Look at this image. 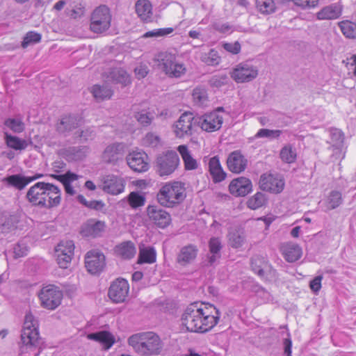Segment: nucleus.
Here are the masks:
<instances>
[{
	"mask_svg": "<svg viewBox=\"0 0 356 356\" xmlns=\"http://www.w3.org/2000/svg\"><path fill=\"white\" fill-rule=\"evenodd\" d=\"M127 199L129 205L134 209L143 206L145 202V195L138 191L130 193Z\"/></svg>",
	"mask_w": 356,
	"mask_h": 356,
	"instance_id": "a18cd8bd",
	"label": "nucleus"
},
{
	"mask_svg": "<svg viewBox=\"0 0 356 356\" xmlns=\"http://www.w3.org/2000/svg\"><path fill=\"white\" fill-rule=\"evenodd\" d=\"M136 118L143 126H147L152 122L154 115L151 113L142 111L136 115Z\"/></svg>",
	"mask_w": 356,
	"mask_h": 356,
	"instance_id": "bf43d9fd",
	"label": "nucleus"
},
{
	"mask_svg": "<svg viewBox=\"0 0 356 356\" xmlns=\"http://www.w3.org/2000/svg\"><path fill=\"white\" fill-rule=\"evenodd\" d=\"M209 171L215 183L220 182L225 179L226 173L224 172L218 156H213L209 161Z\"/></svg>",
	"mask_w": 356,
	"mask_h": 356,
	"instance_id": "cd10ccee",
	"label": "nucleus"
},
{
	"mask_svg": "<svg viewBox=\"0 0 356 356\" xmlns=\"http://www.w3.org/2000/svg\"><path fill=\"white\" fill-rule=\"evenodd\" d=\"M51 176L63 184L65 192L67 194L70 195L75 194V190L72 186L71 183L78 179V175L76 174L68 171L64 175H53Z\"/></svg>",
	"mask_w": 356,
	"mask_h": 356,
	"instance_id": "72a5a7b5",
	"label": "nucleus"
},
{
	"mask_svg": "<svg viewBox=\"0 0 356 356\" xmlns=\"http://www.w3.org/2000/svg\"><path fill=\"white\" fill-rule=\"evenodd\" d=\"M179 158L176 152L168 150L159 154L156 161V170L160 176L171 175L177 168Z\"/></svg>",
	"mask_w": 356,
	"mask_h": 356,
	"instance_id": "0eeeda50",
	"label": "nucleus"
},
{
	"mask_svg": "<svg viewBox=\"0 0 356 356\" xmlns=\"http://www.w3.org/2000/svg\"><path fill=\"white\" fill-rule=\"evenodd\" d=\"M177 149L182 157L186 170H191L197 168L196 160L191 156L186 145H179Z\"/></svg>",
	"mask_w": 356,
	"mask_h": 356,
	"instance_id": "58836bf2",
	"label": "nucleus"
},
{
	"mask_svg": "<svg viewBox=\"0 0 356 356\" xmlns=\"http://www.w3.org/2000/svg\"><path fill=\"white\" fill-rule=\"evenodd\" d=\"M257 275L268 282L275 281L278 277L276 270H275L269 263L264 266L261 272Z\"/></svg>",
	"mask_w": 356,
	"mask_h": 356,
	"instance_id": "49530a36",
	"label": "nucleus"
},
{
	"mask_svg": "<svg viewBox=\"0 0 356 356\" xmlns=\"http://www.w3.org/2000/svg\"><path fill=\"white\" fill-rule=\"evenodd\" d=\"M39 298L43 307L52 310L60 305L63 298V292L58 286L49 284L40 290Z\"/></svg>",
	"mask_w": 356,
	"mask_h": 356,
	"instance_id": "1a4fd4ad",
	"label": "nucleus"
},
{
	"mask_svg": "<svg viewBox=\"0 0 356 356\" xmlns=\"http://www.w3.org/2000/svg\"><path fill=\"white\" fill-rule=\"evenodd\" d=\"M228 76L227 74H216L213 75L209 81L211 86L220 88L227 83Z\"/></svg>",
	"mask_w": 356,
	"mask_h": 356,
	"instance_id": "4d7b16f0",
	"label": "nucleus"
},
{
	"mask_svg": "<svg viewBox=\"0 0 356 356\" xmlns=\"http://www.w3.org/2000/svg\"><path fill=\"white\" fill-rule=\"evenodd\" d=\"M89 152L87 146H74L67 148L64 154L69 161H80L83 159Z\"/></svg>",
	"mask_w": 356,
	"mask_h": 356,
	"instance_id": "2f4dec72",
	"label": "nucleus"
},
{
	"mask_svg": "<svg viewBox=\"0 0 356 356\" xmlns=\"http://www.w3.org/2000/svg\"><path fill=\"white\" fill-rule=\"evenodd\" d=\"M76 198L77 200L83 205L96 211L102 210L105 206V204L102 200L88 201L82 195H79Z\"/></svg>",
	"mask_w": 356,
	"mask_h": 356,
	"instance_id": "603ef678",
	"label": "nucleus"
},
{
	"mask_svg": "<svg viewBox=\"0 0 356 356\" xmlns=\"http://www.w3.org/2000/svg\"><path fill=\"white\" fill-rule=\"evenodd\" d=\"M266 202L265 195L261 192H257L248 200L247 205L248 208L255 210L264 205Z\"/></svg>",
	"mask_w": 356,
	"mask_h": 356,
	"instance_id": "c03bdc74",
	"label": "nucleus"
},
{
	"mask_svg": "<svg viewBox=\"0 0 356 356\" xmlns=\"http://www.w3.org/2000/svg\"><path fill=\"white\" fill-rule=\"evenodd\" d=\"M223 48L227 51L233 54H237L241 51V44L238 42H234L232 43H225Z\"/></svg>",
	"mask_w": 356,
	"mask_h": 356,
	"instance_id": "69168bd1",
	"label": "nucleus"
},
{
	"mask_svg": "<svg viewBox=\"0 0 356 356\" xmlns=\"http://www.w3.org/2000/svg\"><path fill=\"white\" fill-rule=\"evenodd\" d=\"M258 75V69L248 62L236 65L230 72V76L236 83L250 82Z\"/></svg>",
	"mask_w": 356,
	"mask_h": 356,
	"instance_id": "9d476101",
	"label": "nucleus"
},
{
	"mask_svg": "<svg viewBox=\"0 0 356 356\" xmlns=\"http://www.w3.org/2000/svg\"><path fill=\"white\" fill-rule=\"evenodd\" d=\"M88 338L100 342L106 349L110 348L115 342L113 335L106 331L90 334Z\"/></svg>",
	"mask_w": 356,
	"mask_h": 356,
	"instance_id": "e433bc0d",
	"label": "nucleus"
},
{
	"mask_svg": "<svg viewBox=\"0 0 356 356\" xmlns=\"http://www.w3.org/2000/svg\"><path fill=\"white\" fill-rule=\"evenodd\" d=\"M229 190L235 196H245L252 191L251 181L243 177L234 179L229 184Z\"/></svg>",
	"mask_w": 356,
	"mask_h": 356,
	"instance_id": "393cba45",
	"label": "nucleus"
},
{
	"mask_svg": "<svg viewBox=\"0 0 356 356\" xmlns=\"http://www.w3.org/2000/svg\"><path fill=\"white\" fill-rule=\"evenodd\" d=\"M73 255L74 254H68L67 253L56 254L58 266L62 268H67L72 261Z\"/></svg>",
	"mask_w": 356,
	"mask_h": 356,
	"instance_id": "052dcab7",
	"label": "nucleus"
},
{
	"mask_svg": "<svg viewBox=\"0 0 356 356\" xmlns=\"http://www.w3.org/2000/svg\"><path fill=\"white\" fill-rule=\"evenodd\" d=\"M185 191L184 184L181 181L165 183L156 195L157 201L163 207H174L184 201Z\"/></svg>",
	"mask_w": 356,
	"mask_h": 356,
	"instance_id": "39448f33",
	"label": "nucleus"
},
{
	"mask_svg": "<svg viewBox=\"0 0 356 356\" xmlns=\"http://www.w3.org/2000/svg\"><path fill=\"white\" fill-rule=\"evenodd\" d=\"M268 263L266 258L257 254L254 255L250 259L251 268L257 275L261 272L264 266Z\"/></svg>",
	"mask_w": 356,
	"mask_h": 356,
	"instance_id": "09e8293b",
	"label": "nucleus"
},
{
	"mask_svg": "<svg viewBox=\"0 0 356 356\" xmlns=\"http://www.w3.org/2000/svg\"><path fill=\"white\" fill-rule=\"evenodd\" d=\"M280 156L284 163H292L296 160V149L293 148L291 145L288 144L281 149Z\"/></svg>",
	"mask_w": 356,
	"mask_h": 356,
	"instance_id": "79ce46f5",
	"label": "nucleus"
},
{
	"mask_svg": "<svg viewBox=\"0 0 356 356\" xmlns=\"http://www.w3.org/2000/svg\"><path fill=\"white\" fill-rule=\"evenodd\" d=\"M135 7L137 15L143 21H150L152 16V6L148 0H138Z\"/></svg>",
	"mask_w": 356,
	"mask_h": 356,
	"instance_id": "7c9ffc66",
	"label": "nucleus"
},
{
	"mask_svg": "<svg viewBox=\"0 0 356 356\" xmlns=\"http://www.w3.org/2000/svg\"><path fill=\"white\" fill-rule=\"evenodd\" d=\"M5 124L17 133L22 132L24 129L23 122L18 119H8L6 120Z\"/></svg>",
	"mask_w": 356,
	"mask_h": 356,
	"instance_id": "13d9d810",
	"label": "nucleus"
},
{
	"mask_svg": "<svg viewBox=\"0 0 356 356\" xmlns=\"http://www.w3.org/2000/svg\"><path fill=\"white\" fill-rule=\"evenodd\" d=\"M155 61L159 67L167 75L171 77H180L186 72V67L183 63L177 61L175 54L163 51L156 55Z\"/></svg>",
	"mask_w": 356,
	"mask_h": 356,
	"instance_id": "423d86ee",
	"label": "nucleus"
},
{
	"mask_svg": "<svg viewBox=\"0 0 356 356\" xmlns=\"http://www.w3.org/2000/svg\"><path fill=\"white\" fill-rule=\"evenodd\" d=\"M341 14V9L337 4H332L322 8L316 14V17L320 20L334 19L338 18Z\"/></svg>",
	"mask_w": 356,
	"mask_h": 356,
	"instance_id": "473e14b6",
	"label": "nucleus"
},
{
	"mask_svg": "<svg viewBox=\"0 0 356 356\" xmlns=\"http://www.w3.org/2000/svg\"><path fill=\"white\" fill-rule=\"evenodd\" d=\"M124 145L122 143H114L108 145L102 154L104 163L116 164L123 156Z\"/></svg>",
	"mask_w": 356,
	"mask_h": 356,
	"instance_id": "4be33fe9",
	"label": "nucleus"
},
{
	"mask_svg": "<svg viewBox=\"0 0 356 356\" xmlns=\"http://www.w3.org/2000/svg\"><path fill=\"white\" fill-rule=\"evenodd\" d=\"M28 252L27 247L24 243H17L13 248V257L15 259L24 257Z\"/></svg>",
	"mask_w": 356,
	"mask_h": 356,
	"instance_id": "e2e57ef3",
	"label": "nucleus"
},
{
	"mask_svg": "<svg viewBox=\"0 0 356 356\" xmlns=\"http://www.w3.org/2000/svg\"><path fill=\"white\" fill-rule=\"evenodd\" d=\"M281 251L288 262H295L302 256L301 248L293 243H286L281 246Z\"/></svg>",
	"mask_w": 356,
	"mask_h": 356,
	"instance_id": "bb28decb",
	"label": "nucleus"
},
{
	"mask_svg": "<svg viewBox=\"0 0 356 356\" xmlns=\"http://www.w3.org/2000/svg\"><path fill=\"white\" fill-rule=\"evenodd\" d=\"M248 159L240 150L231 152L227 159L228 169L236 174L243 172L248 166Z\"/></svg>",
	"mask_w": 356,
	"mask_h": 356,
	"instance_id": "412c9836",
	"label": "nucleus"
},
{
	"mask_svg": "<svg viewBox=\"0 0 356 356\" xmlns=\"http://www.w3.org/2000/svg\"><path fill=\"white\" fill-rule=\"evenodd\" d=\"M61 192L59 188L53 184L39 181L32 186L26 193V198L34 206L52 208L60 202Z\"/></svg>",
	"mask_w": 356,
	"mask_h": 356,
	"instance_id": "f03ea898",
	"label": "nucleus"
},
{
	"mask_svg": "<svg viewBox=\"0 0 356 356\" xmlns=\"http://www.w3.org/2000/svg\"><path fill=\"white\" fill-rule=\"evenodd\" d=\"M93 97L97 101L110 99L113 95V90L108 86L95 85L91 89Z\"/></svg>",
	"mask_w": 356,
	"mask_h": 356,
	"instance_id": "ea45409f",
	"label": "nucleus"
},
{
	"mask_svg": "<svg viewBox=\"0 0 356 356\" xmlns=\"http://www.w3.org/2000/svg\"><path fill=\"white\" fill-rule=\"evenodd\" d=\"M81 124V119L76 115H63L56 124V131L62 135L67 136L71 131L79 127Z\"/></svg>",
	"mask_w": 356,
	"mask_h": 356,
	"instance_id": "f3484780",
	"label": "nucleus"
},
{
	"mask_svg": "<svg viewBox=\"0 0 356 356\" xmlns=\"http://www.w3.org/2000/svg\"><path fill=\"white\" fill-rule=\"evenodd\" d=\"M256 7L262 14L269 15L276 10L274 0H256Z\"/></svg>",
	"mask_w": 356,
	"mask_h": 356,
	"instance_id": "37998d69",
	"label": "nucleus"
},
{
	"mask_svg": "<svg viewBox=\"0 0 356 356\" xmlns=\"http://www.w3.org/2000/svg\"><path fill=\"white\" fill-rule=\"evenodd\" d=\"M200 128L207 132L218 131L222 125L223 117L216 111L206 113L195 120Z\"/></svg>",
	"mask_w": 356,
	"mask_h": 356,
	"instance_id": "9b49d317",
	"label": "nucleus"
},
{
	"mask_svg": "<svg viewBox=\"0 0 356 356\" xmlns=\"http://www.w3.org/2000/svg\"><path fill=\"white\" fill-rule=\"evenodd\" d=\"M282 130L280 129H261L255 134L254 138H267L270 140L278 138L282 133Z\"/></svg>",
	"mask_w": 356,
	"mask_h": 356,
	"instance_id": "864d4df0",
	"label": "nucleus"
},
{
	"mask_svg": "<svg viewBox=\"0 0 356 356\" xmlns=\"http://www.w3.org/2000/svg\"><path fill=\"white\" fill-rule=\"evenodd\" d=\"M194 120L192 113H183L173 127L176 136L178 138H185L191 136Z\"/></svg>",
	"mask_w": 356,
	"mask_h": 356,
	"instance_id": "dca6fc26",
	"label": "nucleus"
},
{
	"mask_svg": "<svg viewBox=\"0 0 356 356\" xmlns=\"http://www.w3.org/2000/svg\"><path fill=\"white\" fill-rule=\"evenodd\" d=\"M192 96L193 102L197 106H206L209 102L207 90L203 87H196L193 91Z\"/></svg>",
	"mask_w": 356,
	"mask_h": 356,
	"instance_id": "a19ab883",
	"label": "nucleus"
},
{
	"mask_svg": "<svg viewBox=\"0 0 356 356\" xmlns=\"http://www.w3.org/2000/svg\"><path fill=\"white\" fill-rule=\"evenodd\" d=\"M116 254L124 259H131L136 253V248L133 242L127 241L116 245Z\"/></svg>",
	"mask_w": 356,
	"mask_h": 356,
	"instance_id": "c756f323",
	"label": "nucleus"
},
{
	"mask_svg": "<svg viewBox=\"0 0 356 356\" xmlns=\"http://www.w3.org/2000/svg\"><path fill=\"white\" fill-rule=\"evenodd\" d=\"M6 143L8 147L15 149H24L26 147V142L20 140L16 136H7Z\"/></svg>",
	"mask_w": 356,
	"mask_h": 356,
	"instance_id": "6e6d98bb",
	"label": "nucleus"
},
{
	"mask_svg": "<svg viewBox=\"0 0 356 356\" xmlns=\"http://www.w3.org/2000/svg\"><path fill=\"white\" fill-rule=\"evenodd\" d=\"M259 188L264 191L277 194L284 188V179L277 175L264 173L259 179Z\"/></svg>",
	"mask_w": 356,
	"mask_h": 356,
	"instance_id": "f8f14e48",
	"label": "nucleus"
},
{
	"mask_svg": "<svg viewBox=\"0 0 356 356\" xmlns=\"http://www.w3.org/2000/svg\"><path fill=\"white\" fill-rule=\"evenodd\" d=\"M105 227L104 222L102 221H88L82 228V233L86 236L96 237L99 236Z\"/></svg>",
	"mask_w": 356,
	"mask_h": 356,
	"instance_id": "f704fd0d",
	"label": "nucleus"
},
{
	"mask_svg": "<svg viewBox=\"0 0 356 356\" xmlns=\"http://www.w3.org/2000/svg\"><path fill=\"white\" fill-rule=\"evenodd\" d=\"M198 248L195 245L189 244L182 247L177 254L176 261L181 266H186L197 257Z\"/></svg>",
	"mask_w": 356,
	"mask_h": 356,
	"instance_id": "b1692460",
	"label": "nucleus"
},
{
	"mask_svg": "<svg viewBox=\"0 0 356 356\" xmlns=\"http://www.w3.org/2000/svg\"><path fill=\"white\" fill-rule=\"evenodd\" d=\"M74 244L72 241H61L55 248V254L67 253L68 254H74Z\"/></svg>",
	"mask_w": 356,
	"mask_h": 356,
	"instance_id": "8fccbe9b",
	"label": "nucleus"
},
{
	"mask_svg": "<svg viewBox=\"0 0 356 356\" xmlns=\"http://www.w3.org/2000/svg\"><path fill=\"white\" fill-rule=\"evenodd\" d=\"M323 280L322 275H318L315 277L309 284L310 289L314 293H317L320 291L321 288V281Z\"/></svg>",
	"mask_w": 356,
	"mask_h": 356,
	"instance_id": "774afa93",
	"label": "nucleus"
},
{
	"mask_svg": "<svg viewBox=\"0 0 356 356\" xmlns=\"http://www.w3.org/2000/svg\"><path fill=\"white\" fill-rule=\"evenodd\" d=\"M1 182L8 188H14L22 191L29 184L27 176L22 174L7 175L1 179Z\"/></svg>",
	"mask_w": 356,
	"mask_h": 356,
	"instance_id": "a878e982",
	"label": "nucleus"
},
{
	"mask_svg": "<svg viewBox=\"0 0 356 356\" xmlns=\"http://www.w3.org/2000/svg\"><path fill=\"white\" fill-rule=\"evenodd\" d=\"M129 289L127 281L122 278H118L111 284L108 289V297L114 302H122L128 295Z\"/></svg>",
	"mask_w": 356,
	"mask_h": 356,
	"instance_id": "2eb2a0df",
	"label": "nucleus"
},
{
	"mask_svg": "<svg viewBox=\"0 0 356 356\" xmlns=\"http://www.w3.org/2000/svg\"><path fill=\"white\" fill-rule=\"evenodd\" d=\"M343 202L342 195L340 192L332 191L327 198V209L332 210L337 208Z\"/></svg>",
	"mask_w": 356,
	"mask_h": 356,
	"instance_id": "3c124183",
	"label": "nucleus"
},
{
	"mask_svg": "<svg viewBox=\"0 0 356 356\" xmlns=\"http://www.w3.org/2000/svg\"><path fill=\"white\" fill-rule=\"evenodd\" d=\"M38 321L31 313H27L21 334L19 356H38L41 352L39 346V332Z\"/></svg>",
	"mask_w": 356,
	"mask_h": 356,
	"instance_id": "7ed1b4c3",
	"label": "nucleus"
},
{
	"mask_svg": "<svg viewBox=\"0 0 356 356\" xmlns=\"http://www.w3.org/2000/svg\"><path fill=\"white\" fill-rule=\"evenodd\" d=\"M245 241V234L243 230L233 229L229 232L228 242L233 248H239Z\"/></svg>",
	"mask_w": 356,
	"mask_h": 356,
	"instance_id": "c9c22d12",
	"label": "nucleus"
},
{
	"mask_svg": "<svg viewBox=\"0 0 356 356\" xmlns=\"http://www.w3.org/2000/svg\"><path fill=\"white\" fill-rule=\"evenodd\" d=\"M202 60L208 65H216L220 62V57L218 56L216 51L211 50L208 54L203 57Z\"/></svg>",
	"mask_w": 356,
	"mask_h": 356,
	"instance_id": "680f3d73",
	"label": "nucleus"
},
{
	"mask_svg": "<svg viewBox=\"0 0 356 356\" xmlns=\"http://www.w3.org/2000/svg\"><path fill=\"white\" fill-rule=\"evenodd\" d=\"M106 266L104 254L97 250H90L85 256V266L92 275L101 273Z\"/></svg>",
	"mask_w": 356,
	"mask_h": 356,
	"instance_id": "ddd939ff",
	"label": "nucleus"
},
{
	"mask_svg": "<svg viewBox=\"0 0 356 356\" xmlns=\"http://www.w3.org/2000/svg\"><path fill=\"white\" fill-rule=\"evenodd\" d=\"M220 317V312L214 305L193 302L185 309L181 322L188 331L204 333L216 326Z\"/></svg>",
	"mask_w": 356,
	"mask_h": 356,
	"instance_id": "f257e3e1",
	"label": "nucleus"
},
{
	"mask_svg": "<svg viewBox=\"0 0 356 356\" xmlns=\"http://www.w3.org/2000/svg\"><path fill=\"white\" fill-rule=\"evenodd\" d=\"M343 34L348 38H356V24L350 21H343L339 24Z\"/></svg>",
	"mask_w": 356,
	"mask_h": 356,
	"instance_id": "de8ad7c7",
	"label": "nucleus"
},
{
	"mask_svg": "<svg viewBox=\"0 0 356 356\" xmlns=\"http://www.w3.org/2000/svg\"><path fill=\"white\" fill-rule=\"evenodd\" d=\"M147 212L150 220L160 228H165L171 222L170 213L158 206H148Z\"/></svg>",
	"mask_w": 356,
	"mask_h": 356,
	"instance_id": "a211bd4d",
	"label": "nucleus"
},
{
	"mask_svg": "<svg viewBox=\"0 0 356 356\" xmlns=\"http://www.w3.org/2000/svg\"><path fill=\"white\" fill-rule=\"evenodd\" d=\"M143 143L145 145L155 147L159 143V137L152 133H148L143 138Z\"/></svg>",
	"mask_w": 356,
	"mask_h": 356,
	"instance_id": "0e129e2a",
	"label": "nucleus"
},
{
	"mask_svg": "<svg viewBox=\"0 0 356 356\" xmlns=\"http://www.w3.org/2000/svg\"><path fill=\"white\" fill-rule=\"evenodd\" d=\"M329 132L330 140L327 141V143L330 144V146L327 150L332 152V159H338L341 155V147L344 140L343 134L336 128H331Z\"/></svg>",
	"mask_w": 356,
	"mask_h": 356,
	"instance_id": "aec40b11",
	"label": "nucleus"
},
{
	"mask_svg": "<svg viewBox=\"0 0 356 356\" xmlns=\"http://www.w3.org/2000/svg\"><path fill=\"white\" fill-rule=\"evenodd\" d=\"M126 160L134 171L145 172L149 168L148 156L143 152H132L127 156Z\"/></svg>",
	"mask_w": 356,
	"mask_h": 356,
	"instance_id": "6ab92c4d",
	"label": "nucleus"
},
{
	"mask_svg": "<svg viewBox=\"0 0 356 356\" xmlns=\"http://www.w3.org/2000/svg\"><path fill=\"white\" fill-rule=\"evenodd\" d=\"M156 259V252L153 247H139L138 261L139 264H153Z\"/></svg>",
	"mask_w": 356,
	"mask_h": 356,
	"instance_id": "4c0bfd02",
	"label": "nucleus"
},
{
	"mask_svg": "<svg viewBox=\"0 0 356 356\" xmlns=\"http://www.w3.org/2000/svg\"><path fill=\"white\" fill-rule=\"evenodd\" d=\"M222 246L219 238L212 237L209 241V253L207 254V261L209 265H213L221 257L220 251Z\"/></svg>",
	"mask_w": 356,
	"mask_h": 356,
	"instance_id": "c85d7f7f",
	"label": "nucleus"
},
{
	"mask_svg": "<svg viewBox=\"0 0 356 356\" xmlns=\"http://www.w3.org/2000/svg\"><path fill=\"white\" fill-rule=\"evenodd\" d=\"M128 344L135 353L141 356L158 355L163 348L161 338L153 332L134 334L129 337Z\"/></svg>",
	"mask_w": 356,
	"mask_h": 356,
	"instance_id": "20e7f679",
	"label": "nucleus"
},
{
	"mask_svg": "<svg viewBox=\"0 0 356 356\" xmlns=\"http://www.w3.org/2000/svg\"><path fill=\"white\" fill-rule=\"evenodd\" d=\"M106 82L113 84H120L122 86H127L131 83V77L129 74L121 67H114L105 73Z\"/></svg>",
	"mask_w": 356,
	"mask_h": 356,
	"instance_id": "5701e85b",
	"label": "nucleus"
},
{
	"mask_svg": "<svg viewBox=\"0 0 356 356\" xmlns=\"http://www.w3.org/2000/svg\"><path fill=\"white\" fill-rule=\"evenodd\" d=\"M124 187L125 181L121 177L108 175L102 179V189L106 193L117 195L124 191Z\"/></svg>",
	"mask_w": 356,
	"mask_h": 356,
	"instance_id": "4468645a",
	"label": "nucleus"
},
{
	"mask_svg": "<svg viewBox=\"0 0 356 356\" xmlns=\"http://www.w3.org/2000/svg\"><path fill=\"white\" fill-rule=\"evenodd\" d=\"M111 20V16L108 8L106 6H100L92 14L90 30L97 33H103L110 27Z\"/></svg>",
	"mask_w": 356,
	"mask_h": 356,
	"instance_id": "6e6552de",
	"label": "nucleus"
},
{
	"mask_svg": "<svg viewBox=\"0 0 356 356\" xmlns=\"http://www.w3.org/2000/svg\"><path fill=\"white\" fill-rule=\"evenodd\" d=\"M295 3L302 8H311L318 5V0H295Z\"/></svg>",
	"mask_w": 356,
	"mask_h": 356,
	"instance_id": "338daca9",
	"label": "nucleus"
},
{
	"mask_svg": "<svg viewBox=\"0 0 356 356\" xmlns=\"http://www.w3.org/2000/svg\"><path fill=\"white\" fill-rule=\"evenodd\" d=\"M41 40V35L34 31L28 32L22 42V47L26 48L29 45L38 43Z\"/></svg>",
	"mask_w": 356,
	"mask_h": 356,
	"instance_id": "5fc2aeb1",
	"label": "nucleus"
}]
</instances>
